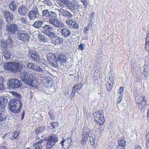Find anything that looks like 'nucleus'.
<instances>
[{"mask_svg":"<svg viewBox=\"0 0 149 149\" xmlns=\"http://www.w3.org/2000/svg\"><path fill=\"white\" fill-rule=\"evenodd\" d=\"M20 78L24 83L31 87H35L38 84L33 72H22L20 74Z\"/></svg>","mask_w":149,"mask_h":149,"instance_id":"nucleus-1","label":"nucleus"},{"mask_svg":"<svg viewBox=\"0 0 149 149\" xmlns=\"http://www.w3.org/2000/svg\"><path fill=\"white\" fill-rule=\"evenodd\" d=\"M135 102L140 111H144L148 103L145 96L138 95L135 97Z\"/></svg>","mask_w":149,"mask_h":149,"instance_id":"nucleus-2","label":"nucleus"},{"mask_svg":"<svg viewBox=\"0 0 149 149\" xmlns=\"http://www.w3.org/2000/svg\"><path fill=\"white\" fill-rule=\"evenodd\" d=\"M22 104L20 100L13 101L9 102L8 107L9 110L14 114L18 113L21 110Z\"/></svg>","mask_w":149,"mask_h":149,"instance_id":"nucleus-3","label":"nucleus"},{"mask_svg":"<svg viewBox=\"0 0 149 149\" xmlns=\"http://www.w3.org/2000/svg\"><path fill=\"white\" fill-rule=\"evenodd\" d=\"M3 67L7 71H11L15 72L17 71L20 72L22 69L19 64L17 62H6L4 64Z\"/></svg>","mask_w":149,"mask_h":149,"instance_id":"nucleus-4","label":"nucleus"},{"mask_svg":"<svg viewBox=\"0 0 149 149\" xmlns=\"http://www.w3.org/2000/svg\"><path fill=\"white\" fill-rule=\"evenodd\" d=\"M93 116L97 125L100 126L104 124L105 120L104 113L102 110H100L96 111L93 113Z\"/></svg>","mask_w":149,"mask_h":149,"instance_id":"nucleus-5","label":"nucleus"},{"mask_svg":"<svg viewBox=\"0 0 149 149\" xmlns=\"http://www.w3.org/2000/svg\"><path fill=\"white\" fill-rule=\"evenodd\" d=\"M56 29L54 28L50 25H46L41 28V32L46 35H48L49 38H50L52 35V33H55Z\"/></svg>","mask_w":149,"mask_h":149,"instance_id":"nucleus-6","label":"nucleus"},{"mask_svg":"<svg viewBox=\"0 0 149 149\" xmlns=\"http://www.w3.org/2000/svg\"><path fill=\"white\" fill-rule=\"evenodd\" d=\"M6 30L9 34L15 35L19 30V28L17 24L14 23H8L6 25Z\"/></svg>","mask_w":149,"mask_h":149,"instance_id":"nucleus-7","label":"nucleus"},{"mask_svg":"<svg viewBox=\"0 0 149 149\" xmlns=\"http://www.w3.org/2000/svg\"><path fill=\"white\" fill-rule=\"evenodd\" d=\"M22 82L18 79H11L7 83L8 87L10 89H15L22 86Z\"/></svg>","mask_w":149,"mask_h":149,"instance_id":"nucleus-8","label":"nucleus"},{"mask_svg":"<svg viewBox=\"0 0 149 149\" xmlns=\"http://www.w3.org/2000/svg\"><path fill=\"white\" fill-rule=\"evenodd\" d=\"M32 6V9L29 12L28 14V16L30 21L35 20L38 18L39 15L37 7L34 5H33Z\"/></svg>","mask_w":149,"mask_h":149,"instance_id":"nucleus-9","label":"nucleus"},{"mask_svg":"<svg viewBox=\"0 0 149 149\" xmlns=\"http://www.w3.org/2000/svg\"><path fill=\"white\" fill-rule=\"evenodd\" d=\"M28 55L29 57L34 62H38L40 61L39 56L36 51H29Z\"/></svg>","mask_w":149,"mask_h":149,"instance_id":"nucleus-10","label":"nucleus"},{"mask_svg":"<svg viewBox=\"0 0 149 149\" xmlns=\"http://www.w3.org/2000/svg\"><path fill=\"white\" fill-rule=\"evenodd\" d=\"M17 35L20 40L25 42L28 41L29 35L26 31L21 30L19 31V33Z\"/></svg>","mask_w":149,"mask_h":149,"instance_id":"nucleus-11","label":"nucleus"},{"mask_svg":"<svg viewBox=\"0 0 149 149\" xmlns=\"http://www.w3.org/2000/svg\"><path fill=\"white\" fill-rule=\"evenodd\" d=\"M49 22L52 25L51 26L54 27V28H61L63 26L61 22L56 19L49 20Z\"/></svg>","mask_w":149,"mask_h":149,"instance_id":"nucleus-12","label":"nucleus"},{"mask_svg":"<svg viewBox=\"0 0 149 149\" xmlns=\"http://www.w3.org/2000/svg\"><path fill=\"white\" fill-rule=\"evenodd\" d=\"M72 139L70 138H68L65 139H63L61 142L62 146L65 149H68L71 146Z\"/></svg>","mask_w":149,"mask_h":149,"instance_id":"nucleus-13","label":"nucleus"},{"mask_svg":"<svg viewBox=\"0 0 149 149\" xmlns=\"http://www.w3.org/2000/svg\"><path fill=\"white\" fill-rule=\"evenodd\" d=\"M54 56L57 61L60 62L61 61V63L62 62V64H63V63L66 62L67 61L66 56L63 54L60 55L59 53H57L56 54H54Z\"/></svg>","mask_w":149,"mask_h":149,"instance_id":"nucleus-14","label":"nucleus"},{"mask_svg":"<svg viewBox=\"0 0 149 149\" xmlns=\"http://www.w3.org/2000/svg\"><path fill=\"white\" fill-rule=\"evenodd\" d=\"M3 16L7 22H9L12 21L13 19V16L11 12L8 11H3Z\"/></svg>","mask_w":149,"mask_h":149,"instance_id":"nucleus-15","label":"nucleus"},{"mask_svg":"<svg viewBox=\"0 0 149 149\" xmlns=\"http://www.w3.org/2000/svg\"><path fill=\"white\" fill-rule=\"evenodd\" d=\"M28 11L27 7L22 6L19 7L18 10V13L21 15L25 16L26 15Z\"/></svg>","mask_w":149,"mask_h":149,"instance_id":"nucleus-16","label":"nucleus"},{"mask_svg":"<svg viewBox=\"0 0 149 149\" xmlns=\"http://www.w3.org/2000/svg\"><path fill=\"white\" fill-rule=\"evenodd\" d=\"M114 78L113 77H110L106 84L107 89L108 91L110 92L113 87L114 83Z\"/></svg>","mask_w":149,"mask_h":149,"instance_id":"nucleus-17","label":"nucleus"},{"mask_svg":"<svg viewBox=\"0 0 149 149\" xmlns=\"http://www.w3.org/2000/svg\"><path fill=\"white\" fill-rule=\"evenodd\" d=\"M52 36L50 38L51 39H55V40L54 41V43L55 45H58L62 43L63 41V39L57 36L55 33H52Z\"/></svg>","mask_w":149,"mask_h":149,"instance_id":"nucleus-18","label":"nucleus"},{"mask_svg":"<svg viewBox=\"0 0 149 149\" xmlns=\"http://www.w3.org/2000/svg\"><path fill=\"white\" fill-rule=\"evenodd\" d=\"M89 135V132L87 131L86 132L85 130H83V133L82 135V139L81 141V143L83 144H85L86 143Z\"/></svg>","mask_w":149,"mask_h":149,"instance_id":"nucleus-19","label":"nucleus"},{"mask_svg":"<svg viewBox=\"0 0 149 149\" xmlns=\"http://www.w3.org/2000/svg\"><path fill=\"white\" fill-rule=\"evenodd\" d=\"M44 22L43 21L39 19L35 21L32 24V26L35 28L39 29L42 27Z\"/></svg>","mask_w":149,"mask_h":149,"instance_id":"nucleus-20","label":"nucleus"},{"mask_svg":"<svg viewBox=\"0 0 149 149\" xmlns=\"http://www.w3.org/2000/svg\"><path fill=\"white\" fill-rule=\"evenodd\" d=\"M46 140H50L55 143L58 141V136L56 134L50 135L46 139Z\"/></svg>","mask_w":149,"mask_h":149,"instance_id":"nucleus-21","label":"nucleus"},{"mask_svg":"<svg viewBox=\"0 0 149 149\" xmlns=\"http://www.w3.org/2000/svg\"><path fill=\"white\" fill-rule=\"evenodd\" d=\"M6 103L5 98L3 97H0V110H5Z\"/></svg>","mask_w":149,"mask_h":149,"instance_id":"nucleus-22","label":"nucleus"},{"mask_svg":"<svg viewBox=\"0 0 149 149\" xmlns=\"http://www.w3.org/2000/svg\"><path fill=\"white\" fill-rule=\"evenodd\" d=\"M61 33L65 37H68L70 34V30L65 28H63L61 30Z\"/></svg>","mask_w":149,"mask_h":149,"instance_id":"nucleus-23","label":"nucleus"},{"mask_svg":"<svg viewBox=\"0 0 149 149\" xmlns=\"http://www.w3.org/2000/svg\"><path fill=\"white\" fill-rule=\"evenodd\" d=\"M5 111L0 110V123L4 121L6 118Z\"/></svg>","mask_w":149,"mask_h":149,"instance_id":"nucleus-24","label":"nucleus"},{"mask_svg":"<svg viewBox=\"0 0 149 149\" xmlns=\"http://www.w3.org/2000/svg\"><path fill=\"white\" fill-rule=\"evenodd\" d=\"M38 41L40 42H45L47 41V38L41 34H39L38 37Z\"/></svg>","mask_w":149,"mask_h":149,"instance_id":"nucleus-25","label":"nucleus"},{"mask_svg":"<svg viewBox=\"0 0 149 149\" xmlns=\"http://www.w3.org/2000/svg\"><path fill=\"white\" fill-rule=\"evenodd\" d=\"M2 54L6 60L9 59L11 56V54L10 52L7 50L2 52Z\"/></svg>","mask_w":149,"mask_h":149,"instance_id":"nucleus-26","label":"nucleus"},{"mask_svg":"<svg viewBox=\"0 0 149 149\" xmlns=\"http://www.w3.org/2000/svg\"><path fill=\"white\" fill-rule=\"evenodd\" d=\"M124 137L120 138L118 141V145L123 146V147H125L126 145V141L125 140Z\"/></svg>","mask_w":149,"mask_h":149,"instance_id":"nucleus-27","label":"nucleus"},{"mask_svg":"<svg viewBox=\"0 0 149 149\" xmlns=\"http://www.w3.org/2000/svg\"><path fill=\"white\" fill-rule=\"evenodd\" d=\"M145 48L146 50L149 51V32L146 36Z\"/></svg>","mask_w":149,"mask_h":149,"instance_id":"nucleus-28","label":"nucleus"},{"mask_svg":"<svg viewBox=\"0 0 149 149\" xmlns=\"http://www.w3.org/2000/svg\"><path fill=\"white\" fill-rule=\"evenodd\" d=\"M73 19H69L66 21L67 24L70 28H74V22Z\"/></svg>","mask_w":149,"mask_h":149,"instance_id":"nucleus-29","label":"nucleus"},{"mask_svg":"<svg viewBox=\"0 0 149 149\" xmlns=\"http://www.w3.org/2000/svg\"><path fill=\"white\" fill-rule=\"evenodd\" d=\"M16 4L17 3L15 1H12L9 6L10 9L13 11H15L17 7Z\"/></svg>","mask_w":149,"mask_h":149,"instance_id":"nucleus-30","label":"nucleus"},{"mask_svg":"<svg viewBox=\"0 0 149 149\" xmlns=\"http://www.w3.org/2000/svg\"><path fill=\"white\" fill-rule=\"evenodd\" d=\"M57 17V14L54 12L50 11L49 15L48 18L49 19V20H51L53 19H56Z\"/></svg>","mask_w":149,"mask_h":149,"instance_id":"nucleus-31","label":"nucleus"},{"mask_svg":"<svg viewBox=\"0 0 149 149\" xmlns=\"http://www.w3.org/2000/svg\"><path fill=\"white\" fill-rule=\"evenodd\" d=\"M60 12L61 13H62L63 15L65 17L69 16L70 17H72L71 13L63 9H61Z\"/></svg>","mask_w":149,"mask_h":149,"instance_id":"nucleus-32","label":"nucleus"},{"mask_svg":"<svg viewBox=\"0 0 149 149\" xmlns=\"http://www.w3.org/2000/svg\"><path fill=\"white\" fill-rule=\"evenodd\" d=\"M47 141H48L46 144L47 149H51L55 144V143L50 140Z\"/></svg>","mask_w":149,"mask_h":149,"instance_id":"nucleus-33","label":"nucleus"},{"mask_svg":"<svg viewBox=\"0 0 149 149\" xmlns=\"http://www.w3.org/2000/svg\"><path fill=\"white\" fill-rule=\"evenodd\" d=\"M92 24L91 23H89V24L85 27L84 29V34H86L88 30H91L92 29Z\"/></svg>","mask_w":149,"mask_h":149,"instance_id":"nucleus-34","label":"nucleus"},{"mask_svg":"<svg viewBox=\"0 0 149 149\" xmlns=\"http://www.w3.org/2000/svg\"><path fill=\"white\" fill-rule=\"evenodd\" d=\"M42 142V140H41L38 141L37 143H33L32 144L33 147H34L35 146L37 145L38 143H39L38 145L35 148V149H41L42 148V145L40 144V143Z\"/></svg>","mask_w":149,"mask_h":149,"instance_id":"nucleus-35","label":"nucleus"},{"mask_svg":"<svg viewBox=\"0 0 149 149\" xmlns=\"http://www.w3.org/2000/svg\"><path fill=\"white\" fill-rule=\"evenodd\" d=\"M146 146L147 149H149V132L146 133Z\"/></svg>","mask_w":149,"mask_h":149,"instance_id":"nucleus-36","label":"nucleus"},{"mask_svg":"<svg viewBox=\"0 0 149 149\" xmlns=\"http://www.w3.org/2000/svg\"><path fill=\"white\" fill-rule=\"evenodd\" d=\"M6 43H7L6 42L4 41L2 42V44L1 47V51L2 52L5 51L6 50H7V45H8Z\"/></svg>","mask_w":149,"mask_h":149,"instance_id":"nucleus-37","label":"nucleus"},{"mask_svg":"<svg viewBox=\"0 0 149 149\" xmlns=\"http://www.w3.org/2000/svg\"><path fill=\"white\" fill-rule=\"evenodd\" d=\"M49 14V12L48 10H45L42 11V16L43 17H45L48 18Z\"/></svg>","mask_w":149,"mask_h":149,"instance_id":"nucleus-38","label":"nucleus"},{"mask_svg":"<svg viewBox=\"0 0 149 149\" xmlns=\"http://www.w3.org/2000/svg\"><path fill=\"white\" fill-rule=\"evenodd\" d=\"M12 94L14 97H15V98H16L14 101L17 100H20L21 98V96L19 94L15 92H13Z\"/></svg>","mask_w":149,"mask_h":149,"instance_id":"nucleus-39","label":"nucleus"},{"mask_svg":"<svg viewBox=\"0 0 149 149\" xmlns=\"http://www.w3.org/2000/svg\"><path fill=\"white\" fill-rule=\"evenodd\" d=\"M18 20H20V21L22 23L26 24H29V22H28L26 20V18L23 17H19L18 18Z\"/></svg>","mask_w":149,"mask_h":149,"instance_id":"nucleus-40","label":"nucleus"},{"mask_svg":"<svg viewBox=\"0 0 149 149\" xmlns=\"http://www.w3.org/2000/svg\"><path fill=\"white\" fill-rule=\"evenodd\" d=\"M33 70L34 71H36L38 72H41L43 71L42 68H41L40 66H38L37 64H36L35 63L34 65Z\"/></svg>","mask_w":149,"mask_h":149,"instance_id":"nucleus-41","label":"nucleus"},{"mask_svg":"<svg viewBox=\"0 0 149 149\" xmlns=\"http://www.w3.org/2000/svg\"><path fill=\"white\" fill-rule=\"evenodd\" d=\"M35 64V63H30L29 62H26L25 63V64L26 65L27 68L31 69L33 70Z\"/></svg>","mask_w":149,"mask_h":149,"instance_id":"nucleus-42","label":"nucleus"},{"mask_svg":"<svg viewBox=\"0 0 149 149\" xmlns=\"http://www.w3.org/2000/svg\"><path fill=\"white\" fill-rule=\"evenodd\" d=\"M5 42H6L7 43H6L8 45H11L13 44L12 37L9 36H8L6 40V41Z\"/></svg>","mask_w":149,"mask_h":149,"instance_id":"nucleus-43","label":"nucleus"},{"mask_svg":"<svg viewBox=\"0 0 149 149\" xmlns=\"http://www.w3.org/2000/svg\"><path fill=\"white\" fill-rule=\"evenodd\" d=\"M45 130V128L44 126L42 127H39L36 129L35 131V132L36 134H38L39 132Z\"/></svg>","mask_w":149,"mask_h":149,"instance_id":"nucleus-44","label":"nucleus"},{"mask_svg":"<svg viewBox=\"0 0 149 149\" xmlns=\"http://www.w3.org/2000/svg\"><path fill=\"white\" fill-rule=\"evenodd\" d=\"M148 72L146 71H143V73L142 74V76L143 77V80H145L148 77Z\"/></svg>","mask_w":149,"mask_h":149,"instance_id":"nucleus-45","label":"nucleus"},{"mask_svg":"<svg viewBox=\"0 0 149 149\" xmlns=\"http://www.w3.org/2000/svg\"><path fill=\"white\" fill-rule=\"evenodd\" d=\"M18 135V133L17 132H14L12 134V136L10 138L11 140H13L14 139L16 138Z\"/></svg>","mask_w":149,"mask_h":149,"instance_id":"nucleus-46","label":"nucleus"},{"mask_svg":"<svg viewBox=\"0 0 149 149\" xmlns=\"http://www.w3.org/2000/svg\"><path fill=\"white\" fill-rule=\"evenodd\" d=\"M43 3H44L45 5H47L49 6H51L52 4V3L50 1V0H45L42 1Z\"/></svg>","mask_w":149,"mask_h":149,"instance_id":"nucleus-47","label":"nucleus"},{"mask_svg":"<svg viewBox=\"0 0 149 149\" xmlns=\"http://www.w3.org/2000/svg\"><path fill=\"white\" fill-rule=\"evenodd\" d=\"M82 3H83L84 8H87L88 5V2L87 0H81Z\"/></svg>","mask_w":149,"mask_h":149,"instance_id":"nucleus-48","label":"nucleus"},{"mask_svg":"<svg viewBox=\"0 0 149 149\" xmlns=\"http://www.w3.org/2000/svg\"><path fill=\"white\" fill-rule=\"evenodd\" d=\"M124 88L123 86L120 87L119 90V93L121 96H123V94Z\"/></svg>","mask_w":149,"mask_h":149,"instance_id":"nucleus-49","label":"nucleus"},{"mask_svg":"<svg viewBox=\"0 0 149 149\" xmlns=\"http://www.w3.org/2000/svg\"><path fill=\"white\" fill-rule=\"evenodd\" d=\"M122 96L120 95V96L118 98L116 101V102L117 104H119L120 102L122 100Z\"/></svg>","mask_w":149,"mask_h":149,"instance_id":"nucleus-50","label":"nucleus"},{"mask_svg":"<svg viewBox=\"0 0 149 149\" xmlns=\"http://www.w3.org/2000/svg\"><path fill=\"white\" fill-rule=\"evenodd\" d=\"M48 114H49L51 118L52 119H54V114L52 111H50L48 112Z\"/></svg>","mask_w":149,"mask_h":149,"instance_id":"nucleus-51","label":"nucleus"},{"mask_svg":"<svg viewBox=\"0 0 149 149\" xmlns=\"http://www.w3.org/2000/svg\"><path fill=\"white\" fill-rule=\"evenodd\" d=\"M82 87V86L80 84L79 85H75V88L77 90L78 89H80Z\"/></svg>","mask_w":149,"mask_h":149,"instance_id":"nucleus-52","label":"nucleus"},{"mask_svg":"<svg viewBox=\"0 0 149 149\" xmlns=\"http://www.w3.org/2000/svg\"><path fill=\"white\" fill-rule=\"evenodd\" d=\"M84 45L82 43H81L80 45H79L78 48L79 49L81 50L82 51L84 49Z\"/></svg>","mask_w":149,"mask_h":149,"instance_id":"nucleus-53","label":"nucleus"},{"mask_svg":"<svg viewBox=\"0 0 149 149\" xmlns=\"http://www.w3.org/2000/svg\"><path fill=\"white\" fill-rule=\"evenodd\" d=\"M95 140L90 141V143L91 145L94 146L95 145Z\"/></svg>","mask_w":149,"mask_h":149,"instance_id":"nucleus-54","label":"nucleus"},{"mask_svg":"<svg viewBox=\"0 0 149 149\" xmlns=\"http://www.w3.org/2000/svg\"><path fill=\"white\" fill-rule=\"evenodd\" d=\"M95 140L90 141V143L91 145L94 146L95 145Z\"/></svg>","mask_w":149,"mask_h":149,"instance_id":"nucleus-55","label":"nucleus"},{"mask_svg":"<svg viewBox=\"0 0 149 149\" xmlns=\"http://www.w3.org/2000/svg\"><path fill=\"white\" fill-rule=\"evenodd\" d=\"M125 147L118 145L116 148V149H125Z\"/></svg>","mask_w":149,"mask_h":149,"instance_id":"nucleus-56","label":"nucleus"},{"mask_svg":"<svg viewBox=\"0 0 149 149\" xmlns=\"http://www.w3.org/2000/svg\"><path fill=\"white\" fill-rule=\"evenodd\" d=\"M4 88L3 84V83L0 84V90H2Z\"/></svg>","mask_w":149,"mask_h":149,"instance_id":"nucleus-57","label":"nucleus"},{"mask_svg":"<svg viewBox=\"0 0 149 149\" xmlns=\"http://www.w3.org/2000/svg\"><path fill=\"white\" fill-rule=\"evenodd\" d=\"M74 93H73V91H72V92L70 94V97H69V98L70 99H72L73 98H74Z\"/></svg>","mask_w":149,"mask_h":149,"instance_id":"nucleus-58","label":"nucleus"},{"mask_svg":"<svg viewBox=\"0 0 149 149\" xmlns=\"http://www.w3.org/2000/svg\"><path fill=\"white\" fill-rule=\"evenodd\" d=\"M135 149H142L141 146L138 145H136L134 146Z\"/></svg>","mask_w":149,"mask_h":149,"instance_id":"nucleus-59","label":"nucleus"},{"mask_svg":"<svg viewBox=\"0 0 149 149\" xmlns=\"http://www.w3.org/2000/svg\"><path fill=\"white\" fill-rule=\"evenodd\" d=\"M3 22L2 21L0 20V31L2 29L3 26Z\"/></svg>","mask_w":149,"mask_h":149,"instance_id":"nucleus-60","label":"nucleus"},{"mask_svg":"<svg viewBox=\"0 0 149 149\" xmlns=\"http://www.w3.org/2000/svg\"><path fill=\"white\" fill-rule=\"evenodd\" d=\"M52 56H54V55L52 56H50L49 55L47 56V58L49 60H51L52 59Z\"/></svg>","mask_w":149,"mask_h":149,"instance_id":"nucleus-61","label":"nucleus"},{"mask_svg":"<svg viewBox=\"0 0 149 149\" xmlns=\"http://www.w3.org/2000/svg\"><path fill=\"white\" fill-rule=\"evenodd\" d=\"M89 141H92V140H95V139L93 137L90 136L89 138Z\"/></svg>","mask_w":149,"mask_h":149,"instance_id":"nucleus-62","label":"nucleus"},{"mask_svg":"<svg viewBox=\"0 0 149 149\" xmlns=\"http://www.w3.org/2000/svg\"><path fill=\"white\" fill-rule=\"evenodd\" d=\"M0 148L1 149H6L7 148L5 146H1Z\"/></svg>","mask_w":149,"mask_h":149,"instance_id":"nucleus-63","label":"nucleus"},{"mask_svg":"<svg viewBox=\"0 0 149 149\" xmlns=\"http://www.w3.org/2000/svg\"><path fill=\"white\" fill-rule=\"evenodd\" d=\"M147 117L148 118V120H149V110H148L147 112Z\"/></svg>","mask_w":149,"mask_h":149,"instance_id":"nucleus-64","label":"nucleus"}]
</instances>
